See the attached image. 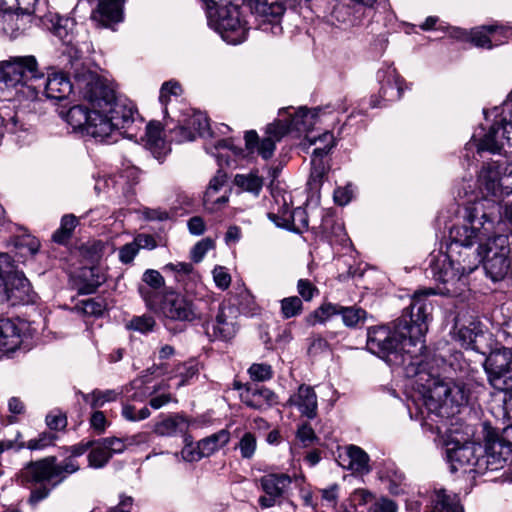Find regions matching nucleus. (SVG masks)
Segmentation results:
<instances>
[{"instance_id":"38","label":"nucleus","mask_w":512,"mask_h":512,"mask_svg":"<svg viewBox=\"0 0 512 512\" xmlns=\"http://www.w3.org/2000/svg\"><path fill=\"white\" fill-rule=\"evenodd\" d=\"M77 225L78 219L76 216L73 214L64 215L61 219L60 227L52 235V240L60 245L67 244Z\"/></svg>"},{"instance_id":"64","label":"nucleus","mask_w":512,"mask_h":512,"mask_svg":"<svg viewBox=\"0 0 512 512\" xmlns=\"http://www.w3.org/2000/svg\"><path fill=\"white\" fill-rule=\"evenodd\" d=\"M138 252L139 250L134 241L127 243L119 249V260L123 264H129L134 260Z\"/></svg>"},{"instance_id":"18","label":"nucleus","mask_w":512,"mask_h":512,"mask_svg":"<svg viewBox=\"0 0 512 512\" xmlns=\"http://www.w3.org/2000/svg\"><path fill=\"white\" fill-rule=\"evenodd\" d=\"M5 302L10 306L27 305L35 302L36 294L32 291L31 285L26 277L14 274L9 277Z\"/></svg>"},{"instance_id":"32","label":"nucleus","mask_w":512,"mask_h":512,"mask_svg":"<svg viewBox=\"0 0 512 512\" xmlns=\"http://www.w3.org/2000/svg\"><path fill=\"white\" fill-rule=\"evenodd\" d=\"M162 130L163 128L159 121H151L146 126L147 145L154 157L159 160L167 153Z\"/></svg>"},{"instance_id":"12","label":"nucleus","mask_w":512,"mask_h":512,"mask_svg":"<svg viewBox=\"0 0 512 512\" xmlns=\"http://www.w3.org/2000/svg\"><path fill=\"white\" fill-rule=\"evenodd\" d=\"M259 482L265 495L259 497L258 503L262 508H270L285 497L292 479L284 473H270L262 476Z\"/></svg>"},{"instance_id":"13","label":"nucleus","mask_w":512,"mask_h":512,"mask_svg":"<svg viewBox=\"0 0 512 512\" xmlns=\"http://www.w3.org/2000/svg\"><path fill=\"white\" fill-rule=\"evenodd\" d=\"M377 79L380 83L378 96L371 97V107H380L379 98L387 101L399 100L403 94L404 80L399 76L392 65L382 67L377 72Z\"/></svg>"},{"instance_id":"58","label":"nucleus","mask_w":512,"mask_h":512,"mask_svg":"<svg viewBox=\"0 0 512 512\" xmlns=\"http://www.w3.org/2000/svg\"><path fill=\"white\" fill-rule=\"evenodd\" d=\"M175 372L176 376L181 378L177 387H181L197 374L198 369L193 363H180L176 366Z\"/></svg>"},{"instance_id":"46","label":"nucleus","mask_w":512,"mask_h":512,"mask_svg":"<svg viewBox=\"0 0 512 512\" xmlns=\"http://www.w3.org/2000/svg\"><path fill=\"white\" fill-rule=\"evenodd\" d=\"M256 448V436L251 432H245L235 446V449L240 450L243 459H251L255 454Z\"/></svg>"},{"instance_id":"55","label":"nucleus","mask_w":512,"mask_h":512,"mask_svg":"<svg viewBox=\"0 0 512 512\" xmlns=\"http://www.w3.org/2000/svg\"><path fill=\"white\" fill-rule=\"evenodd\" d=\"M398 505L395 501L387 498L381 497L379 499H374L371 505L367 507L366 512H397Z\"/></svg>"},{"instance_id":"53","label":"nucleus","mask_w":512,"mask_h":512,"mask_svg":"<svg viewBox=\"0 0 512 512\" xmlns=\"http://www.w3.org/2000/svg\"><path fill=\"white\" fill-rule=\"evenodd\" d=\"M181 92V86L176 81H167L162 84L160 89L159 101L165 106L164 113L167 114V103L170 100V96H178Z\"/></svg>"},{"instance_id":"7","label":"nucleus","mask_w":512,"mask_h":512,"mask_svg":"<svg viewBox=\"0 0 512 512\" xmlns=\"http://www.w3.org/2000/svg\"><path fill=\"white\" fill-rule=\"evenodd\" d=\"M478 182L479 188L485 196L494 197L495 200L485 199L483 201L476 202L473 205L467 206L465 211L475 205L482 204L484 205V210L486 212H491L494 211L492 208V204H494L497 205L499 212L501 213V206L498 202L505 196L512 193V165H510V168L504 175H501L498 167L494 165L489 164L484 166L479 173ZM501 218L502 216L500 215V219Z\"/></svg>"},{"instance_id":"54","label":"nucleus","mask_w":512,"mask_h":512,"mask_svg":"<svg viewBox=\"0 0 512 512\" xmlns=\"http://www.w3.org/2000/svg\"><path fill=\"white\" fill-rule=\"evenodd\" d=\"M103 444L107 446L111 456L114 454L122 453L127 445L133 443L132 438H117V437H106L102 438Z\"/></svg>"},{"instance_id":"57","label":"nucleus","mask_w":512,"mask_h":512,"mask_svg":"<svg viewBox=\"0 0 512 512\" xmlns=\"http://www.w3.org/2000/svg\"><path fill=\"white\" fill-rule=\"evenodd\" d=\"M214 248V241L210 238L202 239L197 242L191 250V259L195 263H199L204 258L205 254Z\"/></svg>"},{"instance_id":"8","label":"nucleus","mask_w":512,"mask_h":512,"mask_svg":"<svg viewBox=\"0 0 512 512\" xmlns=\"http://www.w3.org/2000/svg\"><path fill=\"white\" fill-rule=\"evenodd\" d=\"M200 300L174 290L166 291L160 302L164 317L181 322L202 321L206 314L199 307Z\"/></svg>"},{"instance_id":"22","label":"nucleus","mask_w":512,"mask_h":512,"mask_svg":"<svg viewBox=\"0 0 512 512\" xmlns=\"http://www.w3.org/2000/svg\"><path fill=\"white\" fill-rule=\"evenodd\" d=\"M500 29L501 27L497 25H484L472 29L469 33L465 30L456 29L454 36L459 39L469 38L475 46L490 49L493 47V36Z\"/></svg>"},{"instance_id":"4","label":"nucleus","mask_w":512,"mask_h":512,"mask_svg":"<svg viewBox=\"0 0 512 512\" xmlns=\"http://www.w3.org/2000/svg\"><path fill=\"white\" fill-rule=\"evenodd\" d=\"M93 445L94 441L89 440L70 446L67 448L70 455L61 463H58L56 456H48L27 463L17 474V480L20 485L30 489L28 503L34 506L46 499L54 488L69 475L77 472L80 465L76 457L83 455Z\"/></svg>"},{"instance_id":"47","label":"nucleus","mask_w":512,"mask_h":512,"mask_svg":"<svg viewBox=\"0 0 512 512\" xmlns=\"http://www.w3.org/2000/svg\"><path fill=\"white\" fill-rule=\"evenodd\" d=\"M227 182V174L224 170L218 169L214 177L210 180L207 190L204 194V205L208 206L211 198L220 191Z\"/></svg>"},{"instance_id":"5","label":"nucleus","mask_w":512,"mask_h":512,"mask_svg":"<svg viewBox=\"0 0 512 512\" xmlns=\"http://www.w3.org/2000/svg\"><path fill=\"white\" fill-rule=\"evenodd\" d=\"M206 8L208 24L223 40L239 44L246 40L248 27L242 18L239 4L234 0H201Z\"/></svg>"},{"instance_id":"6","label":"nucleus","mask_w":512,"mask_h":512,"mask_svg":"<svg viewBox=\"0 0 512 512\" xmlns=\"http://www.w3.org/2000/svg\"><path fill=\"white\" fill-rule=\"evenodd\" d=\"M44 78V73L34 55L11 56L7 60L0 61V83L6 87L26 86L32 91V85H36Z\"/></svg>"},{"instance_id":"60","label":"nucleus","mask_w":512,"mask_h":512,"mask_svg":"<svg viewBox=\"0 0 512 512\" xmlns=\"http://www.w3.org/2000/svg\"><path fill=\"white\" fill-rule=\"evenodd\" d=\"M297 291L304 301H311L319 293L318 288L308 279H299Z\"/></svg>"},{"instance_id":"3","label":"nucleus","mask_w":512,"mask_h":512,"mask_svg":"<svg viewBox=\"0 0 512 512\" xmlns=\"http://www.w3.org/2000/svg\"><path fill=\"white\" fill-rule=\"evenodd\" d=\"M68 73L71 74L83 97L98 109L99 130L93 133L100 136V142L106 141L114 130H127L138 116L135 106L126 100L118 99L115 92L98 75L87 69L81 58L69 61Z\"/></svg>"},{"instance_id":"15","label":"nucleus","mask_w":512,"mask_h":512,"mask_svg":"<svg viewBox=\"0 0 512 512\" xmlns=\"http://www.w3.org/2000/svg\"><path fill=\"white\" fill-rule=\"evenodd\" d=\"M334 315H341L345 326L354 328L366 318V311L360 307H345L339 304L323 303L317 308L310 317L315 318V322L323 323Z\"/></svg>"},{"instance_id":"40","label":"nucleus","mask_w":512,"mask_h":512,"mask_svg":"<svg viewBox=\"0 0 512 512\" xmlns=\"http://www.w3.org/2000/svg\"><path fill=\"white\" fill-rule=\"evenodd\" d=\"M111 454L106 445L103 444V440L94 441L93 447L90 448L88 454L89 466L93 468H102L110 460Z\"/></svg>"},{"instance_id":"56","label":"nucleus","mask_w":512,"mask_h":512,"mask_svg":"<svg viewBox=\"0 0 512 512\" xmlns=\"http://www.w3.org/2000/svg\"><path fill=\"white\" fill-rule=\"evenodd\" d=\"M46 424L51 430H64L67 426V416L61 410H53L46 416Z\"/></svg>"},{"instance_id":"27","label":"nucleus","mask_w":512,"mask_h":512,"mask_svg":"<svg viewBox=\"0 0 512 512\" xmlns=\"http://www.w3.org/2000/svg\"><path fill=\"white\" fill-rule=\"evenodd\" d=\"M430 512H464L460 499L455 493H448L444 488L436 489Z\"/></svg>"},{"instance_id":"61","label":"nucleus","mask_w":512,"mask_h":512,"mask_svg":"<svg viewBox=\"0 0 512 512\" xmlns=\"http://www.w3.org/2000/svg\"><path fill=\"white\" fill-rule=\"evenodd\" d=\"M188 124L192 127L196 135L204 136L209 131V121L207 117L201 113L194 114L188 120Z\"/></svg>"},{"instance_id":"50","label":"nucleus","mask_w":512,"mask_h":512,"mask_svg":"<svg viewBox=\"0 0 512 512\" xmlns=\"http://www.w3.org/2000/svg\"><path fill=\"white\" fill-rule=\"evenodd\" d=\"M105 248L106 244L102 240H92L82 246V251L91 262H97L101 259Z\"/></svg>"},{"instance_id":"41","label":"nucleus","mask_w":512,"mask_h":512,"mask_svg":"<svg viewBox=\"0 0 512 512\" xmlns=\"http://www.w3.org/2000/svg\"><path fill=\"white\" fill-rule=\"evenodd\" d=\"M306 138L310 142V144H316L317 142L323 144L322 146L316 147L313 150L311 159L320 158L325 160V157L330 153V151L335 145L334 135L329 131L324 132L318 138L310 137L309 135H307Z\"/></svg>"},{"instance_id":"59","label":"nucleus","mask_w":512,"mask_h":512,"mask_svg":"<svg viewBox=\"0 0 512 512\" xmlns=\"http://www.w3.org/2000/svg\"><path fill=\"white\" fill-rule=\"evenodd\" d=\"M122 416L128 421H140L150 416V410L147 407H143L137 411L133 405L124 404Z\"/></svg>"},{"instance_id":"14","label":"nucleus","mask_w":512,"mask_h":512,"mask_svg":"<svg viewBox=\"0 0 512 512\" xmlns=\"http://www.w3.org/2000/svg\"><path fill=\"white\" fill-rule=\"evenodd\" d=\"M96 117H99L98 109L92 106V109L89 110L84 105L72 106L65 114V120L73 131L100 141V136L93 133V130H99V121L95 119Z\"/></svg>"},{"instance_id":"35","label":"nucleus","mask_w":512,"mask_h":512,"mask_svg":"<svg viewBox=\"0 0 512 512\" xmlns=\"http://www.w3.org/2000/svg\"><path fill=\"white\" fill-rule=\"evenodd\" d=\"M333 15L339 22L357 25L366 16V13L363 8H359L354 3H341L334 8Z\"/></svg>"},{"instance_id":"39","label":"nucleus","mask_w":512,"mask_h":512,"mask_svg":"<svg viewBox=\"0 0 512 512\" xmlns=\"http://www.w3.org/2000/svg\"><path fill=\"white\" fill-rule=\"evenodd\" d=\"M330 169V166L326 160L320 158L311 159V172L308 184L311 189H319Z\"/></svg>"},{"instance_id":"11","label":"nucleus","mask_w":512,"mask_h":512,"mask_svg":"<svg viewBox=\"0 0 512 512\" xmlns=\"http://www.w3.org/2000/svg\"><path fill=\"white\" fill-rule=\"evenodd\" d=\"M481 446L474 443L456 444L452 448L447 449V459L451 465V471L456 472L459 468L474 467L475 471L480 472L487 468V436L485 437L484 454Z\"/></svg>"},{"instance_id":"19","label":"nucleus","mask_w":512,"mask_h":512,"mask_svg":"<svg viewBox=\"0 0 512 512\" xmlns=\"http://www.w3.org/2000/svg\"><path fill=\"white\" fill-rule=\"evenodd\" d=\"M240 399L247 407L264 410L277 404V395L271 389L258 384L246 385Z\"/></svg>"},{"instance_id":"42","label":"nucleus","mask_w":512,"mask_h":512,"mask_svg":"<svg viewBox=\"0 0 512 512\" xmlns=\"http://www.w3.org/2000/svg\"><path fill=\"white\" fill-rule=\"evenodd\" d=\"M237 187L244 191L258 195L263 187V178L255 173L237 174L234 178Z\"/></svg>"},{"instance_id":"24","label":"nucleus","mask_w":512,"mask_h":512,"mask_svg":"<svg viewBox=\"0 0 512 512\" xmlns=\"http://www.w3.org/2000/svg\"><path fill=\"white\" fill-rule=\"evenodd\" d=\"M230 440V433L226 429H222L198 442V455L196 457L189 456V459H202L209 457L214 452L224 447Z\"/></svg>"},{"instance_id":"44","label":"nucleus","mask_w":512,"mask_h":512,"mask_svg":"<svg viewBox=\"0 0 512 512\" xmlns=\"http://www.w3.org/2000/svg\"><path fill=\"white\" fill-rule=\"evenodd\" d=\"M27 29V22L23 15H9L4 22L3 31L10 36V38H17L22 35Z\"/></svg>"},{"instance_id":"29","label":"nucleus","mask_w":512,"mask_h":512,"mask_svg":"<svg viewBox=\"0 0 512 512\" xmlns=\"http://www.w3.org/2000/svg\"><path fill=\"white\" fill-rule=\"evenodd\" d=\"M248 5L253 13L270 22L278 20L285 11L281 0H248Z\"/></svg>"},{"instance_id":"17","label":"nucleus","mask_w":512,"mask_h":512,"mask_svg":"<svg viewBox=\"0 0 512 512\" xmlns=\"http://www.w3.org/2000/svg\"><path fill=\"white\" fill-rule=\"evenodd\" d=\"M31 87L32 93L30 96L32 98H36L40 92H43L47 98L60 101L70 95L73 85L65 75L53 73Z\"/></svg>"},{"instance_id":"62","label":"nucleus","mask_w":512,"mask_h":512,"mask_svg":"<svg viewBox=\"0 0 512 512\" xmlns=\"http://www.w3.org/2000/svg\"><path fill=\"white\" fill-rule=\"evenodd\" d=\"M213 279L215 285L221 289L226 290L229 288L231 284V275L228 273L227 269L223 266H216L213 271Z\"/></svg>"},{"instance_id":"37","label":"nucleus","mask_w":512,"mask_h":512,"mask_svg":"<svg viewBox=\"0 0 512 512\" xmlns=\"http://www.w3.org/2000/svg\"><path fill=\"white\" fill-rule=\"evenodd\" d=\"M80 394L83 400L88 403L92 409H96L103 407L105 403L116 401L122 392L114 389H94L91 393L84 394L80 392Z\"/></svg>"},{"instance_id":"34","label":"nucleus","mask_w":512,"mask_h":512,"mask_svg":"<svg viewBox=\"0 0 512 512\" xmlns=\"http://www.w3.org/2000/svg\"><path fill=\"white\" fill-rule=\"evenodd\" d=\"M53 33L66 45H72L76 22L69 17L56 15L51 19Z\"/></svg>"},{"instance_id":"20","label":"nucleus","mask_w":512,"mask_h":512,"mask_svg":"<svg viewBox=\"0 0 512 512\" xmlns=\"http://www.w3.org/2000/svg\"><path fill=\"white\" fill-rule=\"evenodd\" d=\"M22 343V327L9 318L0 319V352H15Z\"/></svg>"},{"instance_id":"28","label":"nucleus","mask_w":512,"mask_h":512,"mask_svg":"<svg viewBox=\"0 0 512 512\" xmlns=\"http://www.w3.org/2000/svg\"><path fill=\"white\" fill-rule=\"evenodd\" d=\"M142 281L147 285H140L138 292L150 308L154 307V293L149 289L158 290L165 285V279L161 273L154 269H147L142 275Z\"/></svg>"},{"instance_id":"33","label":"nucleus","mask_w":512,"mask_h":512,"mask_svg":"<svg viewBox=\"0 0 512 512\" xmlns=\"http://www.w3.org/2000/svg\"><path fill=\"white\" fill-rule=\"evenodd\" d=\"M0 10L4 12L20 11L22 14L42 18L39 0H0Z\"/></svg>"},{"instance_id":"63","label":"nucleus","mask_w":512,"mask_h":512,"mask_svg":"<svg viewBox=\"0 0 512 512\" xmlns=\"http://www.w3.org/2000/svg\"><path fill=\"white\" fill-rule=\"evenodd\" d=\"M375 496L367 489H356L351 494V501L355 507L369 506L374 501Z\"/></svg>"},{"instance_id":"30","label":"nucleus","mask_w":512,"mask_h":512,"mask_svg":"<svg viewBox=\"0 0 512 512\" xmlns=\"http://www.w3.org/2000/svg\"><path fill=\"white\" fill-rule=\"evenodd\" d=\"M321 109L319 107L313 110L306 108H300L293 115H291L287 121L290 126V131H296L298 133L309 132L316 123L318 112Z\"/></svg>"},{"instance_id":"36","label":"nucleus","mask_w":512,"mask_h":512,"mask_svg":"<svg viewBox=\"0 0 512 512\" xmlns=\"http://www.w3.org/2000/svg\"><path fill=\"white\" fill-rule=\"evenodd\" d=\"M500 131V125L495 120L488 132L476 144L477 152L480 153L483 151H488L493 154L499 153L502 149V142L498 136Z\"/></svg>"},{"instance_id":"52","label":"nucleus","mask_w":512,"mask_h":512,"mask_svg":"<svg viewBox=\"0 0 512 512\" xmlns=\"http://www.w3.org/2000/svg\"><path fill=\"white\" fill-rule=\"evenodd\" d=\"M290 126L287 120H277L266 127V135L276 142L280 141L286 134L290 133Z\"/></svg>"},{"instance_id":"25","label":"nucleus","mask_w":512,"mask_h":512,"mask_svg":"<svg viewBox=\"0 0 512 512\" xmlns=\"http://www.w3.org/2000/svg\"><path fill=\"white\" fill-rule=\"evenodd\" d=\"M268 218L274 222L278 227L286 228L296 233H301L302 230L295 226V221L298 219L301 222L302 229L308 228V218L304 209L298 207L293 211H285L283 215L275 213H268Z\"/></svg>"},{"instance_id":"21","label":"nucleus","mask_w":512,"mask_h":512,"mask_svg":"<svg viewBox=\"0 0 512 512\" xmlns=\"http://www.w3.org/2000/svg\"><path fill=\"white\" fill-rule=\"evenodd\" d=\"M287 404L295 406L303 416L309 419L317 416V395L311 386L300 385L297 393L290 396Z\"/></svg>"},{"instance_id":"9","label":"nucleus","mask_w":512,"mask_h":512,"mask_svg":"<svg viewBox=\"0 0 512 512\" xmlns=\"http://www.w3.org/2000/svg\"><path fill=\"white\" fill-rule=\"evenodd\" d=\"M484 369L495 389H512V349L503 347L492 351L484 362Z\"/></svg>"},{"instance_id":"48","label":"nucleus","mask_w":512,"mask_h":512,"mask_svg":"<svg viewBox=\"0 0 512 512\" xmlns=\"http://www.w3.org/2000/svg\"><path fill=\"white\" fill-rule=\"evenodd\" d=\"M156 322L150 315H142L133 317L126 327L129 330L137 331L140 333H148L154 329Z\"/></svg>"},{"instance_id":"16","label":"nucleus","mask_w":512,"mask_h":512,"mask_svg":"<svg viewBox=\"0 0 512 512\" xmlns=\"http://www.w3.org/2000/svg\"><path fill=\"white\" fill-rule=\"evenodd\" d=\"M233 311V307L220 305L214 323L210 324L204 319L203 328L209 340L229 341L236 335L237 324L230 315Z\"/></svg>"},{"instance_id":"31","label":"nucleus","mask_w":512,"mask_h":512,"mask_svg":"<svg viewBox=\"0 0 512 512\" xmlns=\"http://www.w3.org/2000/svg\"><path fill=\"white\" fill-rule=\"evenodd\" d=\"M346 457L347 464H342L343 467L359 474L370 472L369 455L362 448L355 445L347 446Z\"/></svg>"},{"instance_id":"45","label":"nucleus","mask_w":512,"mask_h":512,"mask_svg":"<svg viewBox=\"0 0 512 512\" xmlns=\"http://www.w3.org/2000/svg\"><path fill=\"white\" fill-rule=\"evenodd\" d=\"M75 308L85 315L99 317L105 311L106 305L101 298H91L80 301Z\"/></svg>"},{"instance_id":"49","label":"nucleus","mask_w":512,"mask_h":512,"mask_svg":"<svg viewBox=\"0 0 512 512\" xmlns=\"http://www.w3.org/2000/svg\"><path fill=\"white\" fill-rule=\"evenodd\" d=\"M248 374L251 380L264 382L273 377V370L267 363H253L248 369Z\"/></svg>"},{"instance_id":"10","label":"nucleus","mask_w":512,"mask_h":512,"mask_svg":"<svg viewBox=\"0 0 512 512\" xmlns=\"http://www.w3.org/2000/svg\"><path fill=\"white\" fill-rule=\"evenodd\" d=\"M487 468L489 471L503 469L512 461V424L505 427L502 434L487 432Z\"/></svg>"},{"instance_id":"43","label":"nucleus","mask_w":512,"mask_h":512,"mask_svg":"<svg viewBox=\"0 0 512 512\" xmlns=\"http://www.w3.org/2000/svg\"><path fill=\"white\" fill-rule=\"evenodd\" d=\"M281 315L283 319L299 316L303 312V302L298 296L285 297L280 301Z\"/></svg>"},{"instance_id":"1","label":"nucleus","mask_w":512,"mask_h":512,"mask_svg":"<svg viewBox=\"0 0 512 512\" xmlns=\"http://www.w3.org/2000/svg\"><path fill=\"white\" fill-rule=\"evenodd\" d=\"M435 288L414 292L410 305L395 320L393 329L376 326L368 329L367 349L383 359L389 366L403 367L408 375H415L423 389L425 416L434 422L448 420L460 412L468 401L464 385L441 379L422 368L420 353L424 348L422 338L432 320Z\"/></svg>"},{"instance_id":"51","label":"nucleus","mask_w":512,"mask_h":512,"mask_svg":"<svg viewBox=\"0 0 512 512\" xmlns=\"http://www.w3.org/2000/svg\"><path fill=\"white\" fill-rule=\"evenodd\" d=\"M56 439V434L44 431L40 433L37 438L30 439L25 445H21V447H26L29 450H42L53 445Z\"/></svg>"},{"instance_id":"26","label":"nucleus","mask_w":512,"mask_h":512,"mask_svg":"<svg viewBox=\"0 0 512 512\" xmlns=\"http://www.w3.org/2000/svg\"><path fill=\"white\" fill-rule=\"evenodd\" d=\"M244 139L246 149L250 153H253L256 150L258 155L264 160H268L273 156L276 148V141L272 138L266 136L260 141L257 132L255 130H249L245 133Z\"/></svg>"},{"instance_id":"2","label":"nucleus","mask_w":512,"mask_h":512,"mask_svg":"<svg viewBox=\"0 0 512 512\" xmlns=\"http://www.w3.org/2000/svg\"><path fill=\"white\" fill-rule=\"evenodd\" d=\"M484 208L482 204L468 208L463 223L449 229L445 252L434 251L429 255L426 271L436 282L443 284L436 290L437 294H460L463 277L474 272L480 264L495 282L512 274L508 236L496 233L495 225L500 223L499 208L494 204V211L486 212Z\"/></svg>"},{"instance_id":"23","label":"nucleus","mask_w":512,"mask_h":512,"mask_svg":"<svg viewBox=\"0 0 512 512\" xmlns=\"http://www.w3.org/2000/svg\"><path fill=\"white\" fill-rule=\"evenodd\" d=\"M189 421L180 414H172L157 422L154 432L160 436L184 435L189 429Z\"/></svg>"}]
</instances>
